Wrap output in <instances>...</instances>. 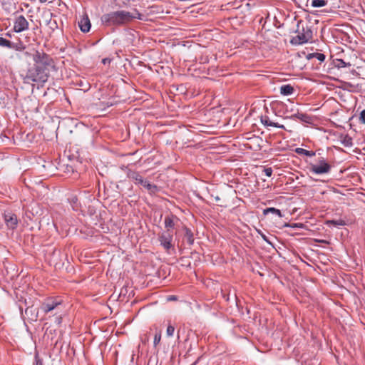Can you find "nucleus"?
<instances>
[{"label": "nucleus", "instance_id": "c85d7f7f", "mask_svg": "<svg viewBox=\"0 0 365 365\" xmlns=\"http://www.w3.org/2000/svg\"><path fill=\"white\" fill-rule=\"evenodd\" d=\"M257 232L267 243L273 245L272 243L269 240L268 237L260 230H257Z\"/></svg>", "mask_w": 365, "mask_h": 365}, {"label": "nucleus", "instance_id": "a19ab883", "mask_svg": "<svg viewBox=\"0 0 365 365\" xmlns=\"http://www.w3.org/2000/svg\"><path fill=\"white\" fill-rule=\"evenodd\" d=\"M50 24H52V25H51V27L54 26V24H53L51 22H50Z\"/></svg>", "mask_w": 365, "mask_h": 365}, {"label": "nucleus", "instance_id": "2eb2a0df", "mask_svg": "<svg viewBox=\"0 0 365 365\" xmlns=\"http://www.w3.org/2000/svg\"><path fill=\"white\" fill-rule=\"evenodd\" d=\"M262 123L265 126H272L275 128H279L282 129H284V126L283 125H280L277 123H274L271 121L268 116H264L261 118Z\"/></svg>", "mask_w": 365, "mask_h": 365}, {"label": "nucleus", "instance_id": "412c9836", "mask_svg": "<svg viewBox=\"0 0 365 365\" xmlns=\"http://www.w3.org/2000/svg\"><path fill=\"white\" fill-rule=\"evenodd\" d=\"M150 194H155L158 191V187L154 184H151L149 182L144 186Z\"/></svg>", "mask_w": 365, "mask_h": 365}, {"label": "nucleus", "instance_id": "4be33fe9", "mask_svg": "<svg viewBox=\"0 0 365 365\" xmlns=\"http://www.w3.org/2000/svg\"><path fill=\"white\" fill-rule=\"evenodd\" d=\"M327 1L326 0H312V6L313 7H322L326 6Z\"/></svg>", "mask_w": 365, "mask_h": 365}, {"label": "nucleus", "instance_id": "b1692460", "mask_svg": "<svg viewBox=\"0 0 365 365\" xmlns=\"http://www.w3.org/2000/svg\"><path fill=\"white\" fill-rule=\"evenodd\" d=\"M341 142L342 144L346 147H349L352 145V139L349 135L344 136Z\"/></svg>", "mask_w": 365, "mask_h": 365}, {"label": "nucleus", "instance_id": "f704fd0d", "mask_svg": "<svg viewBox=\"0 0 365 365\" xmlns=\"http://www.w3.org/2000/svg\"><path fill=\"white\" fill-rule=\"evenodd\" d=\"M110 58H103V59L102 60V63H103V64H106V63H110Z\"/></svg>", "mask_w": 365, "mask_h": 365}, {"label": "nucleus", "instance_id": "0eeeda50", "mask_svg": "<svg viewBox=\"0 0 365 365\" xmlns=\"http://www.w3.org/2000/svg\"><path fill=\"white\" fill-rule=\"evenodd\" d=\"M29 24L27 19L23 16H16L14 21V31L16 33H21L29 29Z\"/></svg>", "mask_w": 365, "mask_h": 365}, {"label": "nucleus", "instance_id": "4468645a", "mask_svg": "<svg viewBox=\"0 0 365 365\" xmlns=\"http://www.w3.org/2000/svg\"><path fill=\"white\" fill-rule=\"evenodd\" d=\"M0 46L10 49L18 50L17 45L15 43H13L3 37H0Z\"/></svg>", "mask_w": 365, "mask_h": 365}, {"label": "nucleus", "instance_id": "9d476101", "mask_svg": "<svg viewBox=\"0 0 365 365\" xmlns=\"http://www.w3.org/2000/svg\"><path fill=\"white\" fill-rule=\"evenodd\" d=\"M25 314L29 319L31 321H36L38 318V312L36 308L33 306H28L25 309Z\"/></svg>", "mask_w": 365, "mask_h": 365}, {"label": "nucleus", "instance_id": "ddd939ff", "mask_svg": "<svg viewBox=\"0 0 365 365\" xmlns=\"http://www.w3.org/2000/svg\"><path fill=\"white\" fill-rule=\"evenodd\" d=\"M127 177L135 182V184H138L143 177L140 174L135 170H132L130 169H128L126 173Z\"/></svg>", "mask_w": 365, "mask_h": 365}, {"label": "nucleus", "instance_id": "4c0bfd02", "mask_svg": "<svg viewBox=\"0 0 365 365\" xmlns=\"http://www.w3.org/2000/svg\"><path fill=\"white\" fill-rule=\"evenodd\" d=\"M6 36H9V37H11V34L10 33H6Z\"/></svg>", "mask_w": 365, "mask_h": 365}, {"label": "nucleus", "instance_id": "e433bc0d", "mask_svg": "<svg viewBox=\"0 0 365 365\" xmlns=\"http://www.w3.org/2000/svg\"><path fill=\"white\" fill-rule=\"evenodd\" d=\"M312 58H314V55H312V53H309L307 55V58L308 59H311Z\"/></svg>", "mask_w": 365, "mask_h": 365}, {"label": "nucleus", "instance_id": "f257e3e1", "mask_svg": "<svg viewBox=\"0 0 365 365\" xmlns=\"http://www.w3.org/2000/svg\"><path fill=\"white\" fill-rule=\"evenodd\" d=\"M34 64L21 74L24 83H44L48 81L50 68L53 67V59L44 52L36 51L33 54Z\"/></svg>", "mask_w": 365, "mask_h": 365}, {"label": "nucleus", "instance_id": "a878e982", "mask_svg": "<svg viewBox=\"0 0 365 365\" xmlns=\"http://www.w3.org/2000/svg\"><path fill=\"white\" fill-rule=\"evenodd\" d=\"M33 365H43V359L39 357L38 353H36L34 356V361Z\"/></svg>", "mask_w": 365, "mask_h": 365}, {"label": "nucleus", "instance_id": "49530a36", "mask_svg": "<svg viewBox=\"0 0 365 365\" xmlns=\"http://www.w3.org/2000/svg\"><path fill=\"white\" fill-rule=\"evenodd\" d=\"M179 338H180L179 333H178V339H179Z\"/></svg>", "mask_w": 365, "mask_h": 365}, {"label": "nucleus", "instance_id": "1a4fd4ad", "mask_svg": "<svg viewBox=\"0 0 365 365\" xmlns=\"http://www.w3.org/2000/svg\"><path fill=\"white\" fill-rule=\"evenodd\" d=\"M78 26L81 31L83 33H86L90 31L91 24L87 15L82 16V18L79 20Z\"/></svg>", "mask_w": 365, "mask_h": 365}, {"label": "nucleus", "instance_id": "2f4dec72", "mask_svg": "<svg viewBox=\"0 0 365 365\" xmlns=\"http://www.w3.org/2000/svg\"><path fill=\"white\" fill-rule=\"evenodd\" d=\"M71 202L73 204V210H78V207H77L78 199H77V197H73L71 199Z\"/></svg>", "mask_w": 365, "mask_h": 365}, {"label": "nucleus", "instance_id": "58836bf2", "mask_svg": "<svg viewBox=\"0 0 365 365\" xmlns=\"http://www.w3.org/2000/svg\"><path fill=\"white\" fill-rule=\"evenodd\" d=\"M47 1H48V0H39V1H40L41 3H45V2H46Z\"/></svg>", "mask_w": 365, "mask_h": 365}, {"label": "nucleus", "instance_id": "473e14b6", "mask_svg": "<svg viewBox=\"0 0 365 365\" xmlns=\"http://www.w3.org/2000/svg\"><path fill=\"white\" fill-rule=\"evenodd\" d=\"M66 173H73V168L72 165H66Z\"/></svg>", "mask_w": 365, "mask_h": 365}, {"label": "nucleus", "instance_id": "72a5a7b5", "mask_svg": "<svg viewBox=\"0 0 365 365\" xmlns=\"http://www.w3.org/2000/svg\"><path fill=\"white\" fill-rule=\"evenodd\" d=\"M148 182L147 180H145L143 178L140 180V181L138 182L139 185H141L142 186H145V185L148 183Z\"/></svg>", "mask_w": 365, "mask_h": 365}, {"label": "nucleus", "instance_id": "f03ea898", "mask_svg": "<svg viewBox=\"0 0 365 365\" xmlns=\"http://www.w3.org/2000/svg\"><path fill=\"white\" fill-rule=\"evenodd\" d=\"M137 14L138 16H134L129 11L120 10L102 15L101 20L102 24L106 26H119L126 24L135 18L141 19V14L138 12Z\"/></svg>", "mask_w": 365, "mask_h": 365}, {"label": "nucleus", "instance_id": "a211bd4d", "mask_svg": "<svg viewBox=\"0 0 365 365\" xmlns=\"http://www.w3.org/2000/svg\"><path fill=\"white\" fill-rule=\"evenodd\" d=\"M269 213L274 214L278 215L279 217H282V212L279 210L274 208V207H268L263 210V214L264 215H267Z\"/></svg>", "mask_w": 365, "mask_h": 365}, {"label": "nucleus", "instance_id": "bb28decb", "mask_svg": "<svg viewBox=\"0 0 365 365\" xmlns=\"http://www.w3.org/2000/svg\"><path fill=\"white\" fill-rule=\"evenodd\" d=\"M314 58L319 60L321 62H323L325 60V55L322 53H313Z\"/></svg>", "mask_w": 365, "mask_h": 365}, {"label": "nucleus", "instance_id": "c9c22d12", "mask_svg": "<svg viewBox=\"0 0 365 365\" xmlns=\"http://www.w3.org/2000/svg\"><path fill=\"white\" fill-rule=\"evenodd\" d=\"M169 301H171V300H176L177 299V297L174 295H172V296H170L168 299Z\"/></svg>", "mask_w": 365, "mask_h": 365}, {"label": "nucleus", "instance_id": "aec40b11", "mask_svg": "<svg viewBox=\"0 0 365 365\" xmlns=\"http://www.w3.org/2000/svg\"><path fill=\"white\" fill-rule=\"evenodd\" d=\"M328 225H333L334 227H341L346 225V222L343 220H332L327 222Z\"/></svg>", "mask_w": 365, "mask_h": 365}, {"label": "nucleus", "instance_id": "6e6552de", "mask_svg": "<svg viewBox=\"0 0 365 365\" xmlns=\"http://www.w3.org/2000/svg\"><path fill=\"white\" fill-rule=\"evenodd\" d=\"M5 223L9 229L14 230L18 225V219L15 214L11 212H5L4 214Z\"/></svg>", "mask_w": 365, "mask_h": 365}, {"label": "nucleus", "instance_id": "cd10ccee", "mask_svg": "<svg viewBox=\"0 0 365 365\" xmlns=\"http://www.w3.org/2000/svg\"><path fill=\"white\" fill-rule=\"evenodd\" d=\"M160 339H161L160 331L156 332L155 334V336H154V341H153L154 345L157 346L160 343Z\"/></svg>", "mask_w": 365, "mask_h": 365}, {"label": "nucleus", "instance_id": "7ed1b4c3", "mask_svg": "<svg viewBox=\"0 0 365 365\" xmlns=\"http://www.w3.org/2000/svg\"><path fill=\"white\" fill-rule=\"evenodd\" d=\"M302 23V21L301 20L298 21L297 29L296 30V32L298 33V34L293 37L290 41V43L293 45H302L307 43L312 38V30L311 28L308 26H302L301 28Z\"/></svg>", "mask_w": 365, "mask_h": 365}, {"label": "nucleus", "instance_id": "20e7f679", "mask_svg": "<svg viewBox=\"0 0 365 365\" xmlns=\"http://www.w3.org/2000/svg\"><path fill=\"white\" fill-rule=\"evenodd\" d=\"M62 301L58 298H48L41 306V310L44 314L54 312L53 314H57L61 311Z\"/></svg>", "mask_w": 365, "mask_h": 365}, {"label": "nucleus", "instance_id": "9b49d317", "mask_svg": "<svg viewBox=\"0 0 365 365\" xmlns=\"http://www.w3.org/2000/svg\"><path fill=\"white\" fill-rule=\"evenodd\" d=\"M290 118L292 120L299 119V120L307 123H310L312 121V118L309 115H308L306 113H299V112L292 115L290 116Z\"/></svg>", "mask_w": 365, "mask_h": 365}, {"label": "nucleus", "instance_id": "f8f14e48", "mask_svg": "<svg viewBox=\"0 0 365 365\" xmlns=\"http://www.w3.org/2000/svg\"><path fill=\"white\" fill-rule=\"evenodd\" d=\"M177 219V217L173 215H168L165 217V227L166 228V232H172L171 229L174 228L175 222L174 220Z\"/></svg>", "mask_w": 365, "mask_h": 365}, {"label": "nucleus", "instance_id": "a18cd8bd", "mask_svg": "<svg viewBox=\"0 0 365 365\" xmlns=\"http://www.w3.org/2000/svg\"><path fill=\"white\" fill-rule=\"evenodd\" d=\"M58 323H61V317L58 318Z\"/></svg>", "mask_w": 365, "mask_h": 365}, {"label": "nucleus", "instance_id": "39448f33", "mask_svg": "<svg viewBox=\"0 0 365 365\" xmlns=\"http://www.w3.org/2000/svg\"><path fill=\"white\" fill-rule=\"evenodd\" d=\"M331 166L329 164L324 158H320L317 164H310L309 170L311 173L317 175H322L329 173L331 170Z\"/></svg>", "mask_w": 365, "mask_h": 365}, {"label": "nucleus", "instance_id": "dca6fc26", "mask_svg": "<svg viewBox=\"0 0 365 365\" xmlns=\"http://www.w3.org/2000/svg\"><path fill=\"white\" fill-rule=\"evenodd\" d=\"M294 87L289 84L282 85L280 87V93L284 96H289L293 93Z\"/></svg>", "mask_w": 365, "mask_h": 365}, {"label": "nucleus", "instance_id": "f3484780", "mask_svg": "<svg viewBox=\"0 0 365 365\" xmlns=\"http://www.w3.org/2000/svg\"><path fill=\"white\" fill-rule=\"evenodd\" d=\"M184 238H185V240H186L187 243L189 245H193V243H194V236H193V234H192V231L190 229L185 228V232Z\"/></svg>", "mask_w": 365, "mask_h": 365}, {"label": "nucleus", "instance_id": "393cba45", "mask_svg": "<svg viewBox=\"0 0 365 365\" xmlns=\"http://www.w3.org/2000/svg\"><path fill=\"white\" fill-rule=\"evenodd\" d=\"M175 332V327L172 324H168L166 330V335L168 337H171L173 336Z\"/></svg>", "mask_w": 365, "mask_h": 365}, {"label": "nucleus", "instance_id": "ea45409f", "mask_svg": "<svg viewBox=\"0 0 365 365\" xmlns=\"http://www.w3.org/2000/svg\"><path fill=\"white\" fill-rule=\"evenodd\" d=\"M215 200H216L217 201H218V200H220V197H215Z\"/></svg>", "mask_w": 365, "mask_h": 365}, {"label": "nucleus", "instance_id": "37998d69", "mask_svg": "<svg viewBox=\"0 0 365 365\" xmlns=\"http://www.w3.org/2000/svg\"><path fill=\"white\" fill-rule=\"evenodd\" d=\"M53 24H54L56 26V22L54 21Z\"/></svg>", "mask_w": 365, "mask_h": 365}, {"label": "nucleus", "instance_id": "79ce46f5", "mask_svg": "<svg viewBox=\"0 0 365 365\" xmlns=\"http://www.w3.org/2000/svg\"><path fill=\"white\" fill-rule=\"evenodd\" d=\"M50 24H52V25H51V27L54 26V24H53L51 22H50Z\"/></svg>", "mask_w": 365, "mask_h": 365}, {"label": "nucleus", "instance_id": "423d86ee", "mask_svg": "<svg viewBox=\"0 0 365 365\" xmlns=\"http://www.w3.org/2000/svg\"><path fill=\"white\" fill-rule=\"evenodd\" d=\"M173 232L164 231L158 235V240L160 245L168 252L169 250L174 247L173 244Z\"/></svg>", "mask_w": 365, "mask_h": 365}, {"label": "nucleus", "instance_id": "7c9ffc66", "mask_svg": "<svg viewBox=\"0 0 365 365\" xmlns=\"http://www.w3.org/2000/svg\"><path fill=\"white\" fill-rule=\"evenodd\" d=\"M264 172L265 173V175L267 177H271L272 175V168H266L264 170Z\"/></svg>", "mask_w": 365, "mask_h": 365}, {"label": "nucleus", "instance_id": "c756f323", "mask_svg": "<svg viewBox=\"0 0 365 365\" xmlns=\"http://www.w3.org/2000/svg\"><path fill=\"white\" fill-rule=\"evenodd\" d=\"M359 120L361 123L365 124V109L361 111Z\"/></svg>", "mask_w": 365, "mask_h": 365}, {"label": "nucleus", "instance_id": "c03bdc74", "mask_svg": "<svg viewBox=\"0 0 365 365\" xmlns=\"http://www.w3.org/2000/svg\"><path fill=\"white\" fill-rule=\"evenodd\" d=\"M19 309H20V310H21V312H22V307H19Z\"/></svg>", "mask_w": 365, "mask_h": 365}, {"label": "nucleus", "instance_id": "5701e85b", "mask_svg": "<svg viewBox=\"0 0 365 365\" xmlns=\"http://www.w3.org/2000/svg\"><path fill=\"white\" fill-rule=\"evenodd\" d=\"M349 66H351V63L349 62H345L343 59H336V67L338 68Z\"/></svg>", "mask_w": 365, "mask_h": 365}, {"label": "nucleus", "instance_id": "6ab92c4d", "mask_svg": "<svg viewBox=\"0 0 365 365\" xmlns=\"http://www.w3.org/2000/svg\"><path fill=\"white\" fill-rule=\"evenodd\" d=\"M296 153L299 155H304L308 157H313L315 155V153L314 151L307 150L300 148L296 149Z\"/></svg>", "mask_w": 365, "mask_h": 365}]
</instances>
